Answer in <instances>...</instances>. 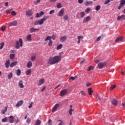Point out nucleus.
Masks as SVG:
<instances>
[{"instance_id": "1", "label": "nucleus", "mask_w": 125, "mask_h": 125, "mask_svg": "<svg viewBox=\"0 0 125 125\" xmlns=\"http://www.w3.org/2000/svg\"><path fill=\"white\" fill-rule=\"evenodd\" d=\"M60 56H55L52 58L50 57L48 61V64L50 65H54L56 63H59L61 61V53H59Z\"/></svg>"}, {"instance_id": "2", "label": "nucleus", "mask_w": 125, "mask_h": 125, "mask_svg": "<svg viewBox=\"0 0 125 125\" xmlns=\"http://www.w3.org/2000/svg\"><path fill=\"white\" fill-rule=\"evenodd\" d=\"M49 18V17L48 16H44L42 19H41L39 21H36L34 22L35 25H42L43 23V22L44 21H46L47 19Z\"/></svg>"}, {"instance_id": "3", "label": "nucleus", "mask_w": 125, "mask_h": 125, "mask_svg": "<svg viewBox=\"0 0 125 125\" xmlns=\"http://www.w3.org/2000/svg\"><path fill=\"white\" fill-rule=\"evenodd\" d=\"M23 46V40L22 38H20L19 41L16 42L15 47L17 49H19L21 47Z\"/></svg>"}, {"instance_id": "4", "label": "nucleus", "mask_w": 125, "mask_h": 125, "mask_svg": "<svg viewBox=\"0 0 125 125\" xmlns=\"http://www.w3.org/2000/svg\"><path fill=\"white\" fill-rule=\"evenodd\" d=\"M106 62H99L98 64V67L99 69H103V68L106 66Z\"/></svg>"}, {"instance_id": "5", "label": "nucleus", "mask_w": 125, "mask_h": 125, "mask_svg": "<svg viewBox=\"0 0 125 125\" xmlns=\"http://www.w3.org/2000/svg\"><path fill=\"white\" fill-rule=\"evenodd\" d=\"M68 93V90L67 89H65L63 90H62L60 92V96H64L66 95Z\"/></svg>"}, {"instance_id": "6", "label": "nucleus", "mask_w": 125, "mask_h": 125, "mask_svg": "<svg viewBox=\"0 0 125 125\" xmlns=\"http://www.w3.org/2000/svg\"><path fill=\"white\" fill-rule=\"evenodd\" d=\"M46 41H49L48 44L49 46H52V41H51V39H50V36H48L46 37V38L45 39V42H46Z\"/></svg>"}, {"instance_id": "7", "label": "nucleus", "mask_w": 125, "mask_h": 125, "mask_svg": "<svg viewBox=\"0 0 125 125\" xmlns=\"http://www.w3.org/2000/svg\"><path fill=\"white\" fill-rule=\"evenodd\" d=\"M91 19L90 16H88L84 18L83 21V24H84V23H86L87 22H88V21H90Z\"/></svg>"}, {"instance_id": "8", "label": "nucleus", "mask_w": 125, "mask_h": 125, "mask_svg": "<svg viewBox=\"0 0 125 125\" xmlns=\"http://www.w3.org/2000/svg\"><path fill=\"white\" fill-rule=\"evenodd\" d=\"M59 106H60V104H56L54 107L52 108V112H55L57 109H58Z\"/></svg>"}, {"instance_id": "9", "label": "nucleus", "mask_w": 125, "mask_h": 125, "mask_svg": "<svg viewBox=\"0 0 125 125\" xmlns=\"http://www.w3.org/2000/svg\"><path fill=\"white\" fill-rule=\"evenodd\" d=\"M8 25L9 27H11L12 26H17V21H14L10 22L8 23Z\"/></svg>"}, {"instance_id": "10", "label": "nucleus", "mask_w": 125, "mask_h": 125, "mask_svg": "<svg viewBox=\"0 0 125 125\" xmlns=\"http://www.w3.org/2000/svg\"><path fill=\"white\" fill-rule=\"evenodd\" d=\"M64 15V8L61 9L59 13L58 14V16L61 17Z\"/></svg>"}, {"instance_id": "11", "label": "nucleus", "mask_w": 125, "mask_h": 125, "mask_svg": "<svg viewBox=\"0 0 125 125\" xmlns=\"http://www.w3.org/2000/svg\"><path fill=\"white\" fill-rule=\"evenodd\" d=\"M5 66L7 69L9 68V66H10V60H7L6 61Z\"/></svg>"}, {"instance_id": "12", "label": "nucleus", "mask_w": 125, "mask_h": 125, "mask_svg": "<svg viewBox=\"0 0 125 125\" xmlns=\"http://www.w3.org/2000/svg\"><path fill=\"white\" fill-rule=\"evenodd\" d=\"M44 14V12L43 11H41L39 13H36V18H39V17H41V16H42Z\"/></svg>"}, {"instance_id": "13", "label": "nucleus", "mask_w": 125, "mask_h": 125, "mask_svg": "<svg viewBox=\"0 0 125 125\" xmlns=\"http://www.w3.org/2000/svg\"><path fill=\"white\" fill-rule=\"evenodd\" d=\"M26 15L27 16H32L33 15V12L31 10H28L26 11Z\"/></svg>"}, {"instance_id": "14", "label": "nucleus", "mask_w": 125, "mask_h": 125, "mask_svg": "<svg viewBox=\"0 0 125 125\" xmlns=\"http://www.w3.org/2000/svg\"><path fill=\"white\" fill-rule=\"evenodd\" d=\"M44 83V79H41L39 80L38 85L39 86L42 85V84H43Z\"/></svg>"}, {"instance_id": "15", "label": "nucleus", "mask_w": 125, "mask_h": 125, "mask_svg": "<svg viewBox=\"0 0 125 125\" xmlns=\"http://www.w3.org/2000/svg\"><path fill=\"white\" fill-rule=\"evenodd\" d=\"M124 39V37L123 36H120L118 38H117L115 41V42H122L123 41V39Z\"/></svg>"}, {"instance_id": "16", "label": "nucleus", "mask_w": 125, "mask_h": 125, "mask_svg": "<svg viewBox=\"0 0 125 125\" xmlns=\"http://www.w3.org/2000/svg\"><path fill=\"white\" fill-rule=\"evenodd\" d=\"M67 40V36H64L60 38V42H64Z\"/></svg>"}, {"instance_id": "17", "label": "nucleus", "mask_w": 125, "mask_h": 125, "mask_svg": "<svg viewBox=\"0 0 125 125\" xmlns=\"http://www.w3.org/2000/svg\"><path fill=\"white\" fill-rule=\"evenodd\" d=\"M111 103L114 106H117V105H118V101H117V100H116V99H113L111 101Z\"/></svg>"}, {"instance_id": "18", "label": "nucleus", "mask_w": 125, "mask_h": 125, "mask_svg": "<svg viewBox=\"0 0 125 125\" xmlns=\"http://www.w3.org/2000/svg\"><path fill=\"white\" fill-rule=\"evenodd\" d=\"M19 86L20 88H24V84H23V81L22 80L19 81Z\"/></svg>"}, {"instance_id": "19", "label": "nucleus", "mask_w": 125, "mask_h": 125, "mask_svg": "<svg viewBox=\"0 0 125 125\" xmlns=\"http://www.w3.org/2000/svg\"><path fill=\"white\" fill-rule=\"evenodd\" d=\"M10 119L9 120V122L10 124H13L14 123V118L13 116H9Z\"/></svg>"}, {"instance_id": "20", "label": "nucleus", "mask_w": 125, "mask_h": 125, "mask_svg": "<svg viewBox=\"0 0 125 125\" xmlns=\"http://www.w3.org/2000/svg\"><path fill=\"white\" fill-rule=\"evenodd\" d=\"M125 20V15H122L120 16H118L117 17V21H119V20Z\"/></svg>"}, {"instance_id": "21", "label": "nucleus", "mask_w": 125, "mask_h": 125, "mask_svg": "<svg viewBox=\"0 0 125 125\" xmlns=\"http://www.w3.org/2000/svg\"><path fill=\"white\" fill-rule=\"evenodd\" d=\"M92 2H93L92 1H86L84 2V4L85 5V6H87V5L92 4Z\"/></svg>"}, {"instance_id": "22", "label": "nucleus", "mask_w": 125, "mask_h": 125, "mask_svg": "<svg viewBox=\"0 0 125 125\" xmlns=\"http://www.w3.org/2000/svg\"><path fill=\"white\" fill-rule=\"evenodd\" d=\"M18 63V62H17V61H15V62H11L10 64L11 68H13V67H14V66H16V65H17Z\"/></svg>"}, {"instance_id": "23", "label": "nucleus", "mask_w": 125, "mask_h": 125, "mask_svg": "<svg viewBox=\"0 0 125 125\" xmlns=\"http://www.w3.org/2000/svg\"><path fill=\"white\" fill-rule=\"evenodd\" d=\"M23 102H24L23 101V100H21L18 102L17 104H16V106L17 107H20V106H21V105L23 104Z\"/></svg>"}, {"instance_id": "24", "label": "nucleus", "mask_w": 125, "mask_h": 125, "mask_svg": "<svg viewBox=\"0 0 125 125\" xmlns=\"http://www.w3.org/2000/svg\"><path fill=\"white\" fill-rule=\"evenodd\" d=\"M88 94L89 95H92V93H93V91H92V88H89L87 89Z\"/></svg>"}, {"instance_id": "25", "label": "nucleus", "mask_w": 125, "mask_h": 125, "mask_svg": "<svg viewBox=\"0 0 125 125\" xmlns=\"http://www.w3.org/2000/svg\"><path fill=\"white\" fill-rule=\"evenodd\" d=\"M32 66H33V63L31 61H29L28 62H27V68H31L32 67Z\"/></svg>"}, {"instance_id": "26", "label": "nucleus", "mask_w": 125, "mask_h": 125, "mask_svg": "<svg viewBox=\"0 0 125 125\" xmlns=\"http://www.w3.org/2000/svg\"><path fill=\"white\" fill-rule=\"evenodd\" d=\"M32 73V70L31 69H28L26 72L25 74L26 76H30L31 75V73Z\"/></svg>"}, {"instance_id": "27", "label": "nucleus", "mask_w": 125, "mask_h": 125, "mask_svg": "<svg viewBox=\"0 0 125 125\" xmlns=\"http://www.w3.org/2000/svg\"><path fill=\"white\" fill-rule=\"evenodd\" d=\"M26 40L28 41V42H30V41H32V35H31V34H29L26 37Z\"/></svg>"}, {"instance_id": "28", "label": "nucleus", "mask_w": 125, "mask_h": 125, "mask_svg": "<svg viewBox=\"0 0 125 125\" xmlns=\"http://www.w3.org/2000/svg\"><path fill=\"white\" fill-rule=\"evenodd\" d=\"M12 77H13V73H12V72H11L8 75V80H11V79H12Z\"/></svg>"}, {"instance_id": "29", "label": "nucleus", "mask_w": 125, "mask_h": 125, "mask_svg": "<svg viewBox=\"0 0 125 125\" xmlns=\"http://www.w3.org/2000/svg\"><path fill=\"white\" fill-rule=\"evenodd\" d=\"M80 93L82 95H83V96H86V92H85L83 90H81L80 91Z\"/></svg>"}, {"instance_id": "30", "label": "nucleus", "mask_w": 125, "mask_h": 125, "mask_svg": "<svg viewBox=\"0 0 125 125\" xmlns=\"http://www.w3.org/2000/svg\"><path fill=\"white\" fill-rule=\"evenodd\" d=\"M80 16L81 18H83V17L85 16V13H84V12H80Z\"/></svg>"}, {"instance_id": "31", "label": "nucleus", "mask_w": 125, "mask_h": 125, "mask_svg": "<svg viewBox=\"0 0 125 125\" xmlns=\"http://www.w3.org/2000/svg\"><path fill=\"white\" fill-rule=\"evenodd\" d=\"M63 47V44H60L57 47V50H59V49H61Z\"/></svg>"}, {"instance_id": "32", "label": "nucleus", "mask_w": 125, "mask_h": 125, "mask_svg": "<svg viewBox=\"0 0 125 125\" xmlns=\"http://www.w3.org/2000/svg\"><path fill=\"white\" fill-rule=\"evenodd\" d=\"M30 31L31 32H37V31H40V29H36L35 28H30Z\"/></svg>"}, {"instance_id": "33", "label": "nucleus", "mask_w": 125, "mask_h": 125, "mask_svg": "<svg viewBox=\"0 0 125 125\" xmlns=\"http://www.w3.org/2000/svg\"><path fill=\"white\" fill-rule=\"evenodd\" d=\"M116 87H117V85H111L110 87V90H113V89H114V88H116Z\"/></svg>"}, {"instance_id": "34", "label": "nucleus", "mask_w": 125, "mask_h": 125, "mask_svg": "<svg viewBox=\"0 0 125 125\" xmlns=\"http://www.w3.org/2000/svg\"><path fill=\"white\" fill-rule=\"evenodd\" d=\"M73 112H74V109H73L72 108H70V109L68 111V113L69 115H70V116H72Z\"/></svg>"}, {"instance_id": "35", "label": "nucleus", "mask_w": 125, "mask_h": 125, "mask_svg": "<svg viewBox=\"0 0 125 125\" xmlns=\"http://www.w3.org/2000/svg\"><path fill=\"white\" fill-rule=\"evenodd\" d=\"M93 69H94V67H93V66L90 65L88 67L87 71H92Z\"/></svg>"}, {"instance_id": "36", "label": "nucleus", "mask_w": 125, "mask_h": 125, "mask_svg": "<svg viewBox=\"0 0 125 125\" xmlns=\"http://www.w3.org/2000/svg\"><path fill=\"white\" fill-rule=\"evenodd\" d=\"M101 8V6H100V5H98L95 8V10H96L97 11H98L100 10Z\"/></svg>"}, {"instance_id": "37", "label": "nucleus", "mask_w": 125, "mask_h": 125, "mask_svg": "<svg viewBox=\"0 0 125 125\" xmlns=\"http://www.w3.org/2000/svg\"><path fill=\"white\" fill-rule=\"evenodd\" d=\"M6 111H7V107H5V108L4 110H2L1 111V113L2 114H3V115H4V114H5V112H6Z\"/></svg>"}, {"instance_id": "38", "label": "nucleus", "mask_w": 125, "mask_h": 125, "mask_svg": "<svg viewBox=\"0 0 125 125\" xmlns=\"http://www.w3.org/2000/svg\"><path fill=\"white\" fill-rule=\"evenodd\" d=\"M15 57V54H11L10 55V59H14Z\"/></svg>"}, {"instance_id": "39", "label": "nucleus", "mask_w": 125, "mask_h": 125, "mask_svg": "<svg viewBox=\"0 0 125 125\" xmlns=\"http://www.w3.org/2000/svg\"><path fill=\"white\" fill-rule=\"evenodd\" d=\"M36 58H37V57H36V56H31V58L30 59V60L31 61H35V60H36Z\"/></svg>"}, {"instance_id": "40", "label": "nucleus", "mask_w": 125, "mask_h": 125, "mask_svg": "<svg viewBox=\"0 0 125 125\" xmlns=\"http://www.w3.org/2000/svg\"><path fill=\"white\" fill-rule=\"evenodd\" d=\"M7 117H5L2 119L1 122L2 123H6V122H7Z\"/></svg>"}, {"instance_id": "41", "label": "nucleus", "mask_w": 125, "mask_h": 125, "mask_svg": "<svg viewBox=\"0 0 125 125\" xmlns=\"http://www.w3.org/2000/svg\"><path fill=\"white\" fill-rule=\"evenodd\" d=\"M16 74L17 76H20V75H21V70L20 69H18Z\"/></svg>"}, {"instance_id": "42", "label": "nucleus", "mask_w": 125, "mask_h": 125, "mask_svg": "<svg viewBox=\"0 0 125 125\" xmlns=\"http://www.w3.org/2000/svg\"><path fill=\"white\" fill-rule=\"evenodd\" d=\"M90 10H91V9L89 7H88L86 9H85V12H86V13H88V12H89Z\"/></svg>"}, {"instance_id": "43", "label": "nucleus", "mask_w": 125, "mask_h": 125, "mask_svg": "<svg viewBox=\"0 0 125 125\" xmlns=\"http://www.w3.org/2000/svg\"><path fill=\"white\" fill-rule=\"evenodd\" d=\"M0 49H2V48H3V46H4V42H2L0 43Z\"/></svg>"}, {"instance_id": "44", "label": "nucleus", "mask_w": 125, "mask_h": 125, "mask_svg": "<svg viewBox=\"0 0 125 125\" xmlns=\"http://www.w3.org/2000/svg\"><path fill=\"white\" fill-rule=\"evenodd\" d=\"M11 15H13V16H16L17 13H16V12L14 11H12L11 13Z\"/></svg>"}, {"instance_id": "45", "label": "nucleus", "mask_w": 125, "mask_h": 125, "mask_svg": "<svg viewBox=\"0 0 125 125\" xmlns=\"http://www.w3.org/2000/svg\"><path fill=\"white\" fill-rule=\"evenodd\" d=\"M41 122L40 120H37L35 125H41Z\"/></svg>"}, {"instance_id": "46", "label": "nucleus", "mask_w": 125, "mask_h": 125, "mask_svg": "<svg viewBox=\"0 0 125 125\" xmlns=\"http://www.w3.org/2000/svg\"><path fill=\"white\" fill-rule=\"evenodd\" d=\"M120 4H121V5H125V0H121L120 1Z\"/></svg>"}, {"instance_id": "47", "label": "nucleus", "mask_w": 125, "mask_h": 125, "mask_svg": "<svg viewBox=\"0 0 125 125\" xmlns=\"http://www.w3.org/2000/svg\"><path fill=\"white\" fill-rule=\"evenodd\" d=\"M61 5H62L61 3H58L57 5V8H61V7H62Z\"/></svg>"}, {"instance_id": "48", "label": "nucleus", "mask_w": 125, "mask_h": 125, "mask_svg": "<svg viewBox=\"0 0 125 125\" xmlns=\"http://www.w3.org/2000/svg\"><path fill=\"white\" fill-rule=\"evenodd\" d=\"M12 8L11 9H8V10H6V13L7 14H10V12H11V11L12 10Z\"/></svg>"}, {"instance_id": "49", "label": "nucleus", "mask_w": 125, "mask_h": 125, "mask_svg": "<svg viewBox=\"0 0 125 125\" xmlns=\"http://www.w3.org/2000/svg\"><path fill=\"white\" fill-rule=\"evenodd\" d=\"M50 39H52V40H55V39H56V36L55 35H53L52 36H50Z\"/></svg>"}, {"instance_id": "50", "label": "nucleus", "mask_w": 125, "mask_h": 125, "mask_svg": "<svg viewBox=\"0 0 125 125\" xmlns=\"http://www.w3.org/2000/svg\"><path fill=\"white\" fill-rule=\"evenodd\" d=\"M5 26H3L2 27H1V30L2 32H4V31H5Z\"/></svg>"}, {"instance_id": "51", "label": "nucleus", "mask_w": 125, "mask_h": 125, "mask_svg": "<svg viewBox=\"0 0 125 125\" xmlns=\"http://www.w3.org/2000/svg\"><path fill=\"white\" fill-rule=\"evenodd\" d=\"M109 2H111V0H107L104 2V4H108Z\"/></svg>"}, {"instance_id": "52", "label": "nucleus", "mask_w": 125, "mask_h": 125, "mask_svg": "<svg viewBox=\"0 0 125 125\" xmlns=\"http://www.w3.org/2000/svg\"><path fill=\"white\" fill-rule=\"evenodd\" d=\"M83 36H78V40H80L81 41V40H83Z\"/></svg>"}, {"instance_id": "53", "label": "nucleus", "mask_w": 125, "mask_h": 125, "mask_svg": "<svg viewBox=\"0 0 125 125\" xmlns=\"http://www.w3.org/2000/svg\"><path fill=\"white\" fill-rule=\"evenodd\" d=\"M58 122H60L58 125H63V121H62V120H58Z\"/></svg>"}, {"instance_id": "54", "label": "nucleus", "mask_w": 125, "mask_h": 125, "mask_svg": "<svg viewBox=\"0 0 125 125\" xmlns=\"http://www.w3.org/2000/svg\"><path fill=\"white\" fill-rule=\"evenodd\" d=\"M64 20L67 21L68 19V15H65L63 18Z\"/></svg>"}, {"instance_id": "55", "label": "nucleus", "mask_w": 125, "mask_h": 125, "mask_svg": "<svg viewBox=\"0 0 125 125\" xmlns=\"http://www.w3.org/2000/svg\"><path fill=\"white\" fill-rule=\"evenodd\" d=\"M26 123L27 124H30V123H31V119L30 118H28L27 120H26Z\"/></svg>"}, {"instance_id": "56", "label": "nucleus", "mask_w": 125, "mask_h": 125, "mask_svg": "<svg viewBox=\"0 0 125 125\" xmlns=\"http://www.w3.org/2000/svg\"><path fill=\"white\" fill-rule=\"evenodd\" d=\"M78 2L80 3V4H82V3L83 2V0H78Z\"/></svg>"}, {"instance_id": "57", "label": "nucleus", "mask_w": 125, "mask_h": 125, "mask_svg": "<svg viewBox=\"0 0 125 125\" xmlns=\"http://www.w3.org/2000/svg\"><path fill=\"white\" fill-rule=\"evenodd\" d=\"M40 2H41V0H37V1H34V3L35 4H37L38 3H40Z\"/></svg>"}, {"instance_id": "58", "label": "nucleus", "mask_w": 125, "mask_h": 125, "mask_svg": "<svg viewBox=\"0 0 125 125\" xmlns=\"http://www.w3.org/2000/svg\"><path fill=\"white\" fill-rule=\"evenodd\" d=\"M123 6H124V5L120 4V5L118 7V9L120 10V9H121Z\"/></svg>"}, {"instance_id": "59", "label": "nucleus", "mask_w": 125, "mask_h": 125, "mask_svg": "<svg viewBox=\"0 0 125 125\" xmlns=\"http://www.w3.org/2000/svg\"><path fill=\"white\" fill-rule=\"evenodd\" d=\"M53 13H54V10H52L49 12V14L50 15H51V14H53Z\"/></svg>"}, {"instance_id": "60", "label": "nucleus", "mask_w": 125, "mask_h": 125, "mask_svg": "<svg viewBox=\"0 0 125 125\" xmlns=\"http://www.w3.org/2000/svg\"><path fill=\"white\" fill-rule=\"evenodd\" d=\"M52 125L51 120L49 119L48 120V125Z\"/></svg>"}, {"instance_id": "61", "label": "nucleus", "mask_w": 125, "mask_h": 125, "mask_svg": "<svg viewBox=\"0 0 125 125\" xmlns=\"http://www.w3.org/2000/svg\"><path fill=\"white\" fill-rule=\"evenodd\" d=\"M101 39V36H99V37H98L97 38L96 41L97 42H99V41H100Z\"/></svg>"}, {"instance_id": "62", "label": "nucleus", "mask_w": 125, "mask_h": 125, "mask_svg": "<svg viewBox=\"0 0 125 125\" xmlns=\"http://www.w3.org/2000/svg\"><path fill=\"white\" fill-rule=\"evenodd\" d=\"M18 123H19V119L17 118L16 121H15V124H18Z\"/></svg>"}, {"instance_id": "63", "label": "nucleus", "mask_w": 125, "mask_h": 125, "mask_svg": "<svg viewBox=\"0 0 125 125\" xmlns=\"http://www.w3.org/2000/svg\"><path fill=\"white\" fill-rule=\"evenodd\" d=\"M32 106H33V103H31L28 106V108H29V109H31V108H32Z\"/></svg>"}, {"instance_id": "64", "label": "nucleus", "mask_w": 125, "mask_h": 125, "mask_svg": "<svg viewBox=\"0 0 125 125\" xmlns=\"http://www.w3.org/2000/svg\"><path fill=\"white\" fill-rule=\"evenodd\" d=\"M122 106L123 108L125 107V103H122Z\"/></svg>"}]
</instances>
